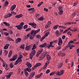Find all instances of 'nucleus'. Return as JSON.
<instances>
[{
	"label": "nucleus",
	"mask_w": 79,
	"mask_h": 79,
	"mask_svg": "<svg viewBox=\"0 0 79 79\" xmlns=\"http://www.w3.org/2000/svg\"><path fill=\"white\" fill-rule=\"evenodd\" d=\"M24 23L23 22H22L19 25H16L15 27H17L19 30H21V29H23V25H24Z\"/></svg>",
	"instance_id": "obj_1"
},
{
	"label": "nucleus",
	"mask_w": 79,
	"mask_h": 79,
	"mask_svg": "<svg viewBox=\"0 0 79 79\" xmlns=\"http://www.w3.org/2000/svg\"><path fill=\"white\" fill-rule=\"evenodd\" d=\"M40 31V29H38L37 30H32L31 32V34L33 35H34V36H35V35L37 33H38L39 31Z\"/></svg>",
	"instance_id": "obj_2"
},
{
	"label": "nucleus",
	"mask_w": 79,
	"mask_h": 79,
	"mask_svg": "<svg viewBox=\"0 0 79 79\" xmlns=\"http://www.w3.org/2000/svg\"><path fill=\"white\" fill-rule=\"evenodd\" d=\"M35 50H34L32 51L30 54L29 57L31 60L32 59L33 57L34 56V55L35 54Z\"/></svg>",
	"instance_id": "obj_3"
},
{
	"label": "nucleus",
	"mask_w": 79,
	"mask_h": 79,
	"mask_svg": "<svg viewBox=\"0 0 79 79\" xmlns=\"http://www.w3.org/2000/svg\"><path fill=\"white\" fill-rule=\"evenodd\" d=\"M28 24L30 26H31L33 28H34V29H35V28H36V27H37V24L34 23V22L32 23H28Z\"/></svg>",
	"instance_id": "obj_4"
},
{
	"label": "nucleus",
	"mask_w": 79,
	"mask_h": 79,
	"mask_svg": "<svg viewBox=\"0 0 79 79\" xmlns=\"http://www.w3.org/2000/svg\"><path fill=\"white\" fill-rule=\"evenodd\" d=\"M18 56V55L15 54V55L12 58L10 59L9 61H15L17 59V57Z\"/></svg>",
	"instance_id": "obj_5"
},
{
	"label": "nucleus",
	"mask_w": 79,
	"mask_h": 79,
	"mask_svg": "<svg viewBox=\"0 0 79 79\" xmlns=\"http://www.w3.org/2000/svg\"><path fill=\"white\" fill-rule=\"evenodd\" d=\"M50 34V31L48 32L47 33H46L45 35L43 36L40 39L41 42H42V40L44 39L46 37H47L48 36V35Z\"/></svg>",
	"instance_id": "obj_6"
},
{
	"label": "nucleus",
	"mask_w": 79,
	"mask_h": 79,
	"mask_svg": "<svg viewBox=\"0 0 79 79\" xmlns=\"http://www.w3.org/2000/svg\"><path fill=\"white\" fill-rule=\"evenodd\" d=\"M63 43V41H62V39L61 38H60L59 39V41L58 42V45H61Z\"/></svg>",
	"instance_id": "obj_7"
},
{
	"label": "nucleus",
	"mask_w": 79,
	"mask_h": 79,
	"mask_svg": "<svg viewBox=\"0 0 79 79\" xmlns=\"http://www.w3.org/2000/svg\"><path fill=\"white\" fill-rule=\"evenodd\" d=\"M34 75H35V72H33L31 73L30 74V77H29L28 79H32L33 77H34Z\"/></svg>",
	"instance_id": "obj_8"
},
{
	"label": "nucleus",
	"mask_w": 79,
	"mask_h": 79,
	"mask_svg": "<svg viewBox=\"0 0 79 79\" xmlns=\"http://www.w3.org/2000/svg\"><path fill=\"white\" fill-rule=\"evenodd\" d=\"M52 24V22L51 21H48L47 23V24L45 26V28L46 29H47L48 27H50V24Z\"/></svg>",
	"instance_id": "obj_9"
},
{
	"label": "nucleus",
	"mask_w": 79,
	"mask_h": 79,
	"mask_svg": "<svg viewBox=\"0 0 79 79\" xmlns=\"http://www.w3.org/2000/svg\"><path fill=\"white\" fill-rule=\"evenodd\" d=\"M22 61V59H18L17 60H16L15 63L14 64L15 65H16V64H18L19 62H21Z\"/></svg>",
	"instance_id": "obj_10"
},
{
	"label": "nucleus",
	"mask_w": 79,
	"mask_h": 79,
	"mask_svg": "<svg viewBox=\"0 0 79 79\" xmlns=\"http://www.w3.org/2000/svg\"><path fill=\"white\" fill-rule=\"evenodd\" d=\"M31 48V46L28 45L26 47L25 50L27 51L30 50Z\"/></svg>",
	"instance_id": "obj_11"
},
{
	"label": "nucleus",
	"mask_w": 79,
	"mask_h": 79,
	"mask_svg": "<svg viewBox=\"0 0 79 79\" xmlns=\"http://www.w3.org/2000/svg\"><path fill=\"white\" fill-rule=\"evenodd\" d=\"M43 49H41L39 51V52H38L36 55V56L37 57H38V56H39V55H40V54H41V53L42 52V51H43Z\"/></svg>",
	"instance_id": "obj_12"
},
{
	"label": "nucleus",
	"mask_w": 79,
	"mask_h": 79,
	"mask_svg": "<svg viewBox=\"0 0 79 79\" xmlns=\"http://www.w3.org/2000/svg\"><path fill=\"white\" fill-rule=\"evenodd\" d=\"M23 14H20L19 15H17L15 16V18H22L23 17Z\"/></svg>",
	"instance_id": "obj_13"
},
{
	"label": "nucleus",
	"mask_w": 79,
	"mask_h": 79,
	"mask_svg": "<svg viewBox=\"0 0 79 79\" xmlns=\"http://www.w3.org/2000/svg\"><path fill=\"white\" fill-rule=\"evenodd\" d=\"M12 16V14H7V15H6L5 16V18H9L10 17H11Z\"/></svg>",
	"instance_id": "obj_14"
},
{
	"label": "nucleus",
	"mask_w": 79,
	"mask_h": 79,
	"mask_svg": "<svg viewBox=\"0 0 79 79\" xmlns=\"http://www.w3.org/2000/svg\"><path fill=\"white\" fill-rule=\"evenodd\" d=\"M46 45H47V43H45L40 45L39 46V47L40 48H42L43 47H45V46H46Z\"/></svg>",
	"instance_id": "obj_15"
},
{
	"label": "nucleus",
	"mask_w": 79,
	"mask_h": 79,
	"mask_svg": "<svg viewBox=\"0 0 79 79\" xmlns=\"http://www.w3.org/2000/svg\"><path fill=\"white\" fill-rule=\"evenodd\" d=\"M26 64L27 66L29 68H31L32 67V65L29 62H27Z\"/></svg>",
	"instance_id": "obj_16"
},
{
	"label": "nucleus",
	"mask_w": 79,
	"mask_h": 79,
	"mask_svg": "<svg viewBox=\"0 0 79 79\" xmlns=\"http://www.w3.org/2000/svg\"><path fill=\"white\" fill-rule=\"evenodd\" d=\"M42 74H43V73H41L40 74H39L38 75H37L35 77L36 79H38V78H40V77L41 76H42Z\"/></svg>",
	"instance_id": "obj_17"
},
{
	"label": "nucleus",
	"mask_w": 79,
	"mask_h": 79,
	"mask_svg": "<svg viewBox=\"0 0 79 79\" xmlns=\"http://www.w3.org/2000/svg\"><path fill=\"white\" fill-rule=\"evenodd\" d=\"M16 5H14L11 7L10 10L11 11H13L15 8H16Z\"/></svg>",
	"instance_id": "obj_18"
},
{
	"label": "nucleus",
	"mask_w": 79,
	"mask_h": 79,
	"mask_svg": "<svg viewBox=\"0 0 79 79\" xmlns=\"http://www.w3.org/2000/svg\"><path fill=\"white\" fill-rule=\"evenodd\" d=\"M62 65H63V63H59L58 64V69H59V68H61V66H62Z\"/></svg>",
	"instance_id": "obj_19"
},
{
	"label": "nucleus",
	"mask_w": 79,
	"mask_h": 79,
	"mask_svg": "<svg viewBox=\"0 0 79 79\" xmlns=\"http://www.w3.org/2000/svg\"><path fill=\"white\" fill-rule=\"evenodd\" d=\"M21 41V38H18L16 40V43H18V42H20Z\"/></svg>",
	"instance_id": "obj_20"
},
{
	"label": "nucleus",
	"mask_w": 79,
	"mask_h": 79,
	"mask_svg": "<svg viewBox=\"0 0 79 79\" xmlns=\"http://www.w3.org/2000/svg\"><path fill=\"white\" fill-rule=\"evenodd\" d=\"M58 10L59 11H63V6H59L58 7Z\"/></svg>",
	"instance_id": "obj_21"
},
{
	"label": "nucleus",
	"mask_w": 79,
	"mask_h": 79,
	"mask_svg": "<svg viewBox=\"0 0 79 79\" xmlns=\"http://www.w3.org/2000/svg\"><path fill=\"white\" fill-rule=\"evenodd\" d=\"M35 36H34V35H32L31 34H30L29 37V39H31V40H32V39H34V38Z\"/></svg>",
	"instance_id": "obj_22"
},
{
	"label": "nucleus",
	"mask_w": 79,
	"mask_h": 79,
	"mask_svg": "<svg viewBox=\"0 0 79 79\" xmlns=\"http://www.w3.org/2000/svg\"><path fill=\"white\" fill-rule=\"evenodd\" d=\"M9 46H10V44H6L4 47V49H6L8 48L9 47Z\"/></svg>",
	"instance_id": "obj_23"
},
{
	"label": "nucleus",
	"mask_w": 79,
	"mask_h": 79,
	"mask_svg": "<svg viewBox=\"0 0 79 79\" xmlns=\"http://www.w3.org/2000/svg\"><path fill=\"white\" fill-rule=\"evenodd\" d=\"M46 56L48 60H50V59H51V57L50 56H49L48 55H47Z\"/></svg>",
	"instance_id": "obj_24"
},
{
	"label": "nucleus",
	"mask_w": 79,
	"mask_h": 79,
	"mask_svg": "<svg viewBox=\"0 0 79 79\" xmlns=\"http://www.w3.org/2000/svg\"><path fill=\"white\" fill-rule=\"evenodd\" d=\"M13 72H10L9 73V75L7 76V77H11V75L13 74Z\"/></svg>",
	"instance_id": "obj_25"
},
{
	"label": "nucleus",
	"mask_w": 79,
	"mask_h": 79,
	"mask_svg": "<svg viewBox=\"0 0 79 79\" xmlns=\"http://www.w3.org/2000/svg\"><path fill=\"white\" fill-rule=\"evenodd\" d=\"M3 24H5L6 25V26H10V23H6V22H4L3 23Z\"/></svg>",
	"instance_id": "obj_26"
},
{
	"label": "nucleus",
	"mask_w": 79,
	"mask_h": 79,
	"mask_svg": "<svg viewBox=\"0 0 79 79\" xmlns=\"http://www.w3.org/2000/svg\"><path fill=\"white\" fill-rule=\"evenodd\" d=\"M41 63H38L35 65V66L36 68H37V67L40 66H41Z\"/></svg>",
	"instance_id": "obj_27"
},
{
	"label": "nucleus",
	"mask_w": 79,
	"mask_h": 79,
	"mask_svg": "<svg viewBox=\"0 0 79 79\" xmlns=\"http://www.w3.org/2000/svg\"><path fill=\"white\" fill-rule=\"evenodd\" d=\"M44 17H41L40 18H39L38 19V21H43L44 20Z\"/></svg>",
	"instance_id": "obj_28"
},
{
	"label": "nucleus",
	"mask_w": 79,
	"mask_h": 79,
	"mask_svg": "<svg viewBox=\"0 0 79 79\" xmlns=\"http://www.w3.org/2000/svg\"><path fill=\"white\" fill-rule=\"evenodd\" d=\"M25 70L27 71L28 72H31V68H27V69H25Z\"/></svg>",
	"instance_id": "obj_29"
},
{
	"label": "nucleus",
	"mask_w": 79,
	"mask_h": 79,
	"mask_svg": "<svg viewBox=\"0 0 79 79\" xmlns=\"http://www.w3.org/2000/svg\"><path fill=\"white\" fill-rule=\"evenodd\" d=\"M25 74H26V76L27 77L28 76V72H27V70H26V69L24 70V72Z\"/></svg>",
	"instance_id": "obj_30"
},
{
	"label": "nucleus",
	"mask_w": 79,
	"mask_h": 79,
	"mask_svg": "<svg viewBox=\"0 0 79 79\" xmlns=\"http://www.w3.org/2000/svg\"><path fill=\"white\" fill-rule=\"evenodd\" d=\"M25 74H26V76L27 77L28 76V72H27V70H26V69L24 70V72Z\"/></svg>",
	"instance_id": "obj_31"
},
{
	"label": "nucleus",
	"mask_w": 79,
	"mask_h": 79,
	"mask_svg": "<svg viewBox=\"0 0 79 79\" xmlns=\"http://www.w3.org/2000/svg\"><path fill=\"white\" fill-rule=\"evenodd\" d=\"M63 13V10H60L59 11V12H58V14L59 15H62Z\"/></svg>",
	"instance_id": "obj_32"
},
{
	"label": "nucleus",
	"mask_w": 79,
	"mask_h": 79,
	"mask_svg": "<svg viewBox=\"0 0 79 79\" xmlns=\"http://www.w3.org/2000/svg\"><path fill=\"white\" fill-rule=\"evenodd\" d=\"M58 26H59V25H55L53 27V28L54 29H57V28H58Z\"/></svg>",
	"instance_id": "obj_33"
},
{
	"label": "nucleus",
	"mask_w": 79,
	"mask_h": 79,
	"mask_svg": "<svg viewBox=\"0 0 79 79\" xmlns=\"http://www.w3.org/2000/svg\"><path fill=\"white\" fill-rule=\"evenodd\" d=\"M20 47L21 48H22V49H23L24 50V49L25 48H24V44H23L22 45L20 46Z\"/></svg>",
	"instance_id": "obj_34"
},
{
	"label": "nucleus",
	"mask_w": 79,
	"mask_h": 79,
	"mask_svg": "<svg viewBox=\"0 0 79 79\" xmlns=\"http://www.w3.org/2000/svg\"><path fill=\"white\" fill-rule=\"evenodd\" d=\"M10 67L11 68H13V66H14V65H13V63H11L10 64Z\"/></svg>",
	"instance_id": "obj_35"
},
{
	"label": "nucleus",
	"mask_w": 79,
	"mask_h": 79,
	"mask_svg": "<svg viewBox=\"0 0 79 79\" xmlns=\"http://www.w3.org/2000/svg\"><path fill=\"white\" fill-rule=\"evenodd\" d=\"M35 46H36V45L35 44L33 45V48H32V50H34L36 48V47H35Z\"/></svg>",
	"instance_id": "obj_36"
},
{
	"label": "nucleus",
	"mask_w": 79,
	"mask_h": 79,
	"mask_svg": "<svg viewBox=\"0 0 79 79\" xmlns=\"http://www.w3.org/2000/svg\"><path fill=\"white\" fill-rule=\"evenodd\" d=\"M56 75L60 76H61V73H60V72L59 71H58L56 73Z\"/></svg>",
	"instance_id": "obj_37"
},
{
	"label": "nucleus",
	"mask_w": 79,
	"mask_h": 79,
	"mask_svg": "<svg viewBox=\"0 0 79 79\" xmlns=\"http://www.w3.org/2000/svg\"><path fill=\"white\" fill-rule=\"evenodd\" d=\"M8 3H9L8 2V1H6L5 2V6H8Z\"/></svg>",
	"instance_id": "obj_38"
},
{
	"label": "nucleus",
	"mask_w": 79,
	"mask_h": 79,
	"mask_svg": "<svg viewBox=\"0 0 79 79\" xmlns=\"http://www.w3.org/2000/svg\"><path fill=\"white\" fill-rule=\"evenodd\" d=\"M56 34L57 36H58V35H59V31H57L56 32Z\"/></svg>",
	"instance_id": "obj_39"
},
{
	"label": "nucleus",
	"mask_w": 79,
	"mask_h": 79,
	"mask_svg": "<svg viewBox=\"0 0 79 79\" xmlns=\"http://www.w3.org/2000/svg\"><path fill=\"white\" fill-rule=\"evenodd\" d=\"M37 67H36V66L35 65L33 67L31 68V70L33 71V70H34Z\"/></svg>",
	"instance_id": "obj_40"
},
{
	"label": "nucleus",
	"mask_w": 79,
	"mask_h": 79,
	"mask_svg": "<svg viewBox=\"0 0 79 79\" xmlns=\"http://www.w3.org/2000/svg\"><path fill=\"white\" fill-rule=\"evenodd\" d=\"M55 73H56V72H53L50 74V76H52V75H53L54 74H55Z\"/></svg>",
	"instance_id": "obj_41"
},
{
	"label": "nucleus",
	"mask_w": 79,
	"mask_h": 79,
	"mask_svg": "<svg viewBox=\"0 0 79 79\" xmlns=\"http://www.w3.org/2000/svg\"><path fill=\"white\" fill-rule=\"evenodd\" d=\"M7 39L8 40H9V41H13V40L10 37H9L7 38Z\"/></svg>",
	"instance_id": "obj_42"
},
{
	"label": "nucleus",
	"mask_w": 79,
	"mask_h": 79,
	"mask_svg": "<svg viewBox=\"0 0 79 79\" xmlns=\"http://www.w3.org/2000/svg\"><path fill=\"white\" fill-rule=\"evenodd\" d=\"M27 25H25L23 26L24 29H27Z\"/></svg>",
	"instance_id": "obj_43"
},
{
	"label": "nucleus",
	"mask_w": 79,
	"mask_h": 79,
	"mask_svg": "<svg viewBox=\"0 0 79 79\" xmlns=\"http://www.w3.org/2000/svg\"><path fill=\"white\" fill-rule=\"evenodd\" d=\"M59 27H60V28H62V29H65L66 27L64 26H59Z\"/></svg>",
	"instance_id": "obj_44"
},
{
	"label": "nucleus",
	"mask_w": 79,
	"mask_h": 79,
	"mask_svg": "<svg viewBox=\"0 0 79 79\" xmlns=\"http://www.w3.org/2000/svg\"><path fill=\"white\" fill-rule=\"evenodd\" d=\"M60 73L61 75L63 74V73H64V71L63 70H61L60 72Z\"/></svg>",
	"instance_id": "obj_45"
},
{
	"label": "nucleus",
	"mask_w": 79,
	"mask_h": 79,
	"mask_svg": "<svg viewBox=\"0 0 79 79\" xmlns=\"http://www.w3.org/2000/svg\"><path fill=\"white\" fill-rule=\"evenodd\" d=\"M4 34L5 35H6V36H7V35H9V33L6 32H5L4 33Z\"/></svg>",
	"instance_id": "obj_46"
},
{
	"label": "nucleus",
	"mask_w": 79,
	"mask_h": 79,
	"mask_svg": "<svg viewBox=\"0 0 79 79\" xmlns=\"http://www.w3.org/2000/svg\"><path fill=\"white\" fill-rule=\"evenodd\" d=\"M36 37L37 38V39H40L41 38V36H40V35H37Z\"/></svg>",
	"instance_id": "obj_47"
},
{
	"label": "nucleus",
	"mask_w": 79,
	"mask_h": 79,
	"mask_svg": "<svg viewBox=\"0 0 79 79\" xmlns=\"http://www.w3.org/2000/svg\"><path fill=\"white\" fill-rule=\"evenodd\" d=\"M30 30H31V28H30L27 29L25 31H26V32H27V31H30Z\"/></svg>",
	"instance_id": "obj_48"
},
{
	"label": "nucleus",
	"mask_w": 79,
	"mask_h": 79,
	"mask_svg": "<svg viewBox=\"0 0 79 79\" xmlns=\"http://www.w3.org/2000/svg\"><path fill=\"white\" fill-rule=\"evenodd\" d=\"M50 70L48 69L46 71V74H48V73H50Z\"/></svg>",
	"instance_id": "obj_49"
},
{
	"label": "nucleus",
	"mask_w": 79,
	"mask_h": 79,
	"mask_svg": "<svg viewBox=\"0 0 79 79\" xmlns=\"http://www.w3.org/2000/svg\"><path fill=\"white\" fill-rule=\"evenodd\" d=\"M44 11H46V12H47L48 11V9H46V8L45 7L44 9Z\"/></svg>",
	"instance_id": "obj_50"
},
{
	"label": "nucleus",
	"mask_w": 79,
	"mask_h": 79,
	"mask_svg": "<svg viewBox=\"0 0 79 79\" xmlns=\"http://www.w3.org/2000/svg\"><path fill=\"white\" fill-rule=\"evenodd\" d=\"M44 56H40V58L41 60H42L43 59H44Z\"/></svg>",
	"instance_id": "obj_51"
},
{
	"label": "nucleus",
	"mask_w": 79,
	"mask_h": 79,
	"mask_svg": "<svg viewBox=\"0 0 79 79\" xmlns=\"http://www.w3.org/2000/svg\"><path fill=\"white\" fill-rule=\"evenodd\" d=\"M40 16V14H37L36 15V18H39V17Z\"/></svg>",
	"instance_id": "obj_52"
},
{
	"label": "nucleus",
	"mask_w": 79,
	"mask_h": 79,
	"mask_svg": "<svg viewBox=\"0 0 79 79\" xmlns=\"http://www.w3.org/2000/svg\"><path fill=\"white\" fill-rule=\"evenodd\" d=\"M77 4H78V2H75L73 5V6H76V5H77Z\"/></svg>",
	"instance_id": "obj_53"
},
{
	"label": "nucleus",
	"mask_w": 79,
	"mask_h": 79,
	"mask_svg": "<svg viewBox=\"0 0 79 79\" xmlns=\"http://www.w3.org/2000/svg\"><path fill=\"white\" fill-rule=\"evenodd\" d=\"M11 14H12V15H16V12H15L14 11H12L11 12Z\"/></svg>",
	"instance_id": "obj_54"
},
{
	"label": "nucleus",
	"mask_w": 79,
	"mask_h": 79,
	"mask_svg": "<svg viewBox=\"0 0 79 79\" xmlns=\"http://www.w3.org/2000/svg\"><path fill=\"white\" fill-rule=\"evenodd\" d=\"M5 55H6L8 54V51H7L6 50H5Z\"/></svg>",
	"instance_id": "obj_55"
},
{
	"label": "nucleus",
	"mask_w": 79,
	"mask_h": 79,
	"mask_svg": "<svg viewBox=\"0 0 79 79\" xmlns=\"http://www.w3.org/2000/svg\"><path fill=\"white\" fill-rule=\"evenodd\" d=\"M65 37H66V36H65V35H63L62 37V39H64Z\"/></svg>",
	"instance_id": "obj_56"
},
{
	"label": "nucleus",
	"mask_w": 79,
	"mask_h": 79,
	"mask_svg": "<svg viewBox=\"0 0 79 79\" xmlns=\"http://www.w3.org/2000/svg\"><path fill=\"white\" fill-rule=\"evenodd\" d=\"M65 55H66V54H65L64 53H62L61 56H65Z\"/></svg>",
	"instance_id": "obj_57"
},
{
	"label": "nucleus",
	"mask_w": 79,
	"mask_h": 79,
	"mask_svg": "<svg viewBox=\"0 0 79 79\" xmlns=\"http://www.w3.org/2000/svg\"><path fill=\"white\" fill-rule=\"evenodd\" d=\"M16 36L17 37H19L20 36V33H17L16 34Z\"/></svg>",
	"instance_id": "obj_58"
},
{
	"label": "nucleus",
	"mask_w": 79,
	"mask_h": 79,
	"mask_svg": "<svg viewBox=\"0 0 79 79\" xmlns=\"http://www.w3.org/2000/svg\"><path fill=\"white\" fill-rule=\"evenodd\" d=\"M52 45H53V44L51 42H50V45H49V46H52Z\"/></svg>",
	"instance_id": "obj_59"
},
{
	"label": "nucleus",
	"mask_w": 79,
	"mask_h": 79,
	"mask_svg": "<svg viewBox=\"0 0 79 79\" xmlns=\"http://www.w3.org/2000/svg\"><path fill=\"white\" fill-rule=\"evenodd\" d=\"M59 31H60V34H61V33L63 32V30L60 29Z\"/></svg>",
	"instance_id": "obj_60"
},
{
	"label": "nucleus",
	"mask_w": 79,
	"mask_h": 79,
	"mask_svg": "<svg viewBox=\"0 0 79 79\" xmlns=\"http://www.w3.org/2000/svg\"><path fill=\"white\" fill-rule=\"evenodd\" d=\"M69 46L68 45H67V46H66L65 47V48H64V50H65L66 49H67V48H68V47H69Z\"/></svg>",
	"instance_id": "obj_61"
},
{
	"label": "nucleus",
	"mask_w": 79,
	"mask_h": 79,
	"mask_svg": "<svg viewBox=\"0 0 79 79\" xmlns=\"http://www.w3.org/2000/svg\"><path fill=\"white\" fill-rule=\"evenodd\" d=\"M50 47H54V46H53V45H52L51 46H48V48H50Z\"/></svg>",
	"instance_id": "obj_62"
},
{
	"label": "nucleus",
	"mask_w": 79,
	"mask_h": 79,
	"mask_svg": "<svg viewBox=\"0 0 79 79\" xmlns=\"http://www.w3.org/2000/svg\"><path fill=\"white\" fill-rule=\"evenodd\" d=\"M5 69L6 70H8L9 69V68H8L7 65H6V68H5Z\"/></svg>",
	"instance_id": "obj_63"
},
{
	"label": "nucleus",
	"mask_w": 79,
	"mask_h": 79,
	"mask_svg": "<svg viewBox=\"0 0 79 79\" xmlns=\"http://www.w3.org/2000/svg\"><path fill=\"white\" fill-rule=\"evenodd\" d=\"M77 53H79V48L77 49Z\"/></svg>",
	"instance_id": "obj_64"
}]
</instances>
